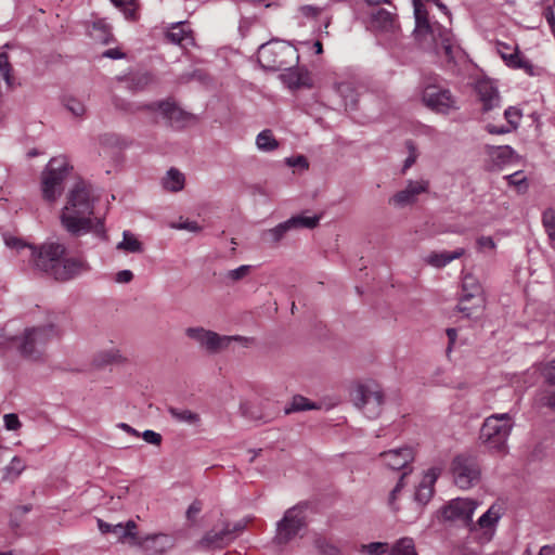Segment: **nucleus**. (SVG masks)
Listing matches in <instances>:
<instances>
[{"label":"nucleus","mask_w":555,"mask_h":555,"mask_svg":"<svg viewBox=\"0 0 555 555\" xmlns=\"http://www.w3.org/2000/svg\"><path fill=\"white\" fill-rule=\"evenodd\" d=\"M94 198L90 188L82 181L75 184L67 196V204L61 214L63 228L73 236L92 232L102 240H107L106 230L101 219L95 222L90 218L93 214Z\"/></svg>","instance_id":"1"},{"label":"nucleus","mask_w":555,"mask_h":555,"mask_svg":"<svg viewBox=\"0 0 555 555\" xmlns=\"http://www.w3.org/2000/svg\"><path fill=\"white\" fill-rule=\"evenodd\" d=\"M313 544L320 555H344L337 545L331 543L325 538H315Z\"/></svg>","instance_id":"40"},{"label":"nucleus","mask_w":555,"mask_h":555,"mask_svg":"<svg viewBox=\"0 0 555 555\" xmlns=\"http://www.w3.org/2000/svg\"><path fill=\"white\" fill-rule=\"evenodd\" d=\"M504 117L508 126L516 130L521 119V111L515 106H509L504 111Z\"/></svg>","instance_id":"43"},{"label":"nucleus","mask_w":555,"mask_h":555,"mask_svg":"<svg viewBox=\"0 0 555 555\" xmlns=\"http://www.w3.org/2000/svg\"><path fill=\"white\" fill-rule=\"evenodd\" d=\"M33 506L31 504L26 505H20L14 507L12 514H11V525L14 527L18 526V521H15V518H21L23 515L29 513L31 511Z\"/></svg>","instance_id":"49"},{"label":"nucleus","mask_w":555,"mask_h":555,"mask_svg":"<svg viewBox=\"0 0 555 555\" xmlns=\"http://www.w3.org/2000/svg\"><path fill=\"white\" fill-rule=\"evenodd\" d=\"M478 100L481 103V112L488 114L501 107V96L498 88L488 79L478 80L475 86Z\"/></svg>","instance_id":"17"},{"label":"nucleus","mask_w":555,"mask_h":555,"mask_svg":"<svg viewBox=\"0 0 555 555\" xmlns=\"http://www.w3.org/2000/svg\"><path fill=\"white\" fill-rule=\"evenodd\" d=\"M371 26L382 33H395L399 27L397 16L385 9H379L372 14Z\"/></svg>","instance_id":"24"},{"label":"nucleus","mask_w":555,"mask_h":555,"mask_svg":"<svg viewBox=\"0 0 555 555\" xmlns=\"http://www.w3.org/2000/svg\"><path fill=\"white\" fill-rule=\"evenodd\" d=\"M5 244L10 248H15L23 258V261H27L29 268L33 270V264L30 263V253L33 249L39 250L40 246L37 247L34 245L25 244L20 238L13 236L7 237Z\"/></svg>","instance_id":"33"},{"label":"nucleus","mask_w":555,"mask_h":555,"mask_svg":"<svg viewBox=\"0 0 555 555\" xmlns=\"http://www.w3.org/2000/svg\"><path fill=\"white\" fill-rule=\"evenodd\" d=\"M429 190V182L427 180H409L403 190L395 193L389 198V204L398 208L412 205L417 201L418 195L427 193Z\"/></svg>","instance_id":"15"},{"label":"nucleus","mask_w":555,"mask_h":555,"mask_svg":"<svg viewBox=\"0 0 555 555\" xmlns=\"http://www.w3.org/2000/svg\"><path fill=\"white\" fill-rule=\"evenodd\" d=\"M133 279V273L130 270H121L116 274L115 281L117 283H129Z\"/></svg>","instance_id":"62"},{"label":"nucleus","mask_w":555,"mask_h":555,"mask_svg":"<svg viewBox=\"0 0 555 555\" xmlns=\"http://www.w3.org/2000/svg\"><path fill=\"white\" fill-rule=\"evenodd\" d=\"M441 469L433 467L426 472L414 493V500L421 506L426 505L434 495V485L440 475Z\"/></svg>","instance_id":"21"},{"label":"nucleus","mask_w":555,"mask_h":555,"mask_svg":"<svg viewBox=\"0 0 555 555\" xmlns=\"http://www.w3.org/2000/svg\"><path fill=\"white\" fill-rule=\"evenodd\" d=\"M387 544L380 542H373L366 545H362V551L369 555H380L385 552Z\"/></svg>","instance_id":"50"},{"label":"nucleus","mask_w":555,"mask_h":555,"mask_svg":"<svg viewBox=\"0 0 555 555\" xmlns=\"http://www.w3.org/2000/svg\"><path fill=\"white\" fill-rule=\"evenodd\" d=\"M63 319L61 312H49L46 323L26 327L20 336L14 337L12 340L21 356L30 360L41 359L48 344L62 337Z\"/></svg>","instance_id":"3"},{"label":"nucleus","mask_w":555,"mask_h":555,"mask_svg":"<svg viewBox=\"0 0 555 555\" xmlns=\"http://www.w3.org/2000/svg\"><path fill=\"white\" fill-rule=\"evenodd\" d=\"M66 253L64 244L47 242L39 250L30 253L33 271L66 282L90 270L89 263L81 257L63 258Z\"/></svg>","instance_id":"2"},{"label":"nucleus","mask_w":555,"mask_h":555,"mask_svg":"<svg viewBox=\"0 0 555 555\" xmlns=\"http://www.w3.org/2000/svg\"><path fill=\"white\" fill-rule=\"evenodd\" d=\"M413 7L416 24L415 33L418 36L429 35L435 43L436 49L438 50L441 48L448 61H453L456 44L452 31L438 23L431 24L429 22L426 8L421 0H413Z\"/></svg>","instance_id":"4"},{"label":"nucleus","mask_w":555,"mask_h":555,"mask_svg":"<svg viewBox=\"0 0 555 555\" xmlns=\"http://www.w3.org/2000/svg\"><path fill=\"white\" fill-rule=\"evenodd\" d=\"M542 224L551 241H555V209L547 208L542 214Z\"/></svg>","instance_id":"41"},{"label":"nucleus","mask_w":555,"mask_h":555,"mask_svg":"<svg viewBox=\"0 0 555 555\" xmlns=\"http://www.w3.org/2000/svg\"><path fill=\"white\" fill-rule=\"evenodd\" d=\"M143 440L150 444H154V446H159L162 443V435L154 431V430H151V429H146L144 430L141 435H140Z\"/></svg>","instance_id":"52"},{"label":"nucleus","mask_w":555,"mask_h":555,"mask_svg":"<svg viewBox=\"0 0 555 555\" xmlns=\"http://www.w3.org/2000/svg\"><path fill=\"white\" fill-rule=\"evenodd\" d=\"M502 515V507L498 504H492L489 509L479 517L477 525L481 529H493Z\"/></svg>","instance_id":"30"},{"label":"nucleus","mask_w":555,"mask_h":555,"mask_svg":"<svg viewBox=\"0 0 555 555\" xmlns=\"http://www.w3.org/2000/svg\"><path fill=\"white\" fill-rule=\"evenodd\" d=\"M257 57L263 69L276 72L296 65L299 54L294 46L281 40H271L258 48Z\"/></svg>","instance_id":"6"},{"label":"nucleus","mask_w":555,"mask_h":555,"mask_svg":"<svg viewBox=\"0 0 555 555\" xmlns=\"http://www.w3.org/2000/svg\"><path fill=\"white\" fill-rule=\"evenodd\" d=\"M26 465L24 461L20 456H14L9 465H7L3 469V481L14 482L18 476L23 473Z\"/></svg>","instance_id":"34"},{"label":"nucleus","mask_w":555,"mask_h":555,"mask_svg":"<svg viewBox=\"0 0 555 555\" xmlns=\"http://www.w3.org/2000/svg\"><path fill=\"white\" fill-rule=\"evenodd\" d=\"M102 55L104 57H108V59H112V60H119V59L125 57V53L121 52L117 48L108 49V50L104 51Z\"/></svg>","instance_id":"64"},{"label":"nucleus","mask_w":555,"mask_h":555,"mask_svg":"<svg viewBox=\"0 0 555 555\" xmlns=\"http://www.w3.org/2000/svg\"><path fill=\"white\" fill-rule=\"evenodd\" d=\"M73 167L65 156H57L50 159L41 177L42 197L47 202H55L64 190V181Z\"/></svg>","instance_id":"7"},{"label":"nucleus","mask_w":555,"mask_h":555,"mask_svg":"<svg viewBox=\"0 0 555 555\" xmlns=\"http://www.w3.org/2000/svg\"><path fill=\"white\" fill-rule=\"evenodd\" d=\"M423 102L438 114H449L457 108L456 100L449 89L428 85L423 91Z\"/></svg>","instance_id":"13"},{"label":"nucleus","mask_w":555,"mask_h":555,"mask_svg":"<svg viewBox=\"0 0 555 555\" xmlns=\"http://www.w3.org/2000/svg\"><path fill=\"white\" fill-rule=\"evenodd\" d=\"M3 421L8 430H17L22 426L18 416L14 413L5 414Z\"/></svg>","instance_id":"55"},{"label":"nucleus","mask_w":555,"mask_h":555,"mask_svg":"<svg viewBox=\"0 0 555 555\" xmlns=\"http://www.w3.org/2000/svg\"><path fill=\"white\" fill-rule=\"evenodd\" d=\"M544 377L547 386L540 390L538 401L542 406L555 410V359L545 369Z\"/></svg>","instance_id":"22"},{"label":"nucleus","mask_w":555,"mask_h":555,"mask_svg":"<svg viewBox=\"0 0 555 555\" xmlns=\"http://www.w3.org/2000/svg\"><path fill=\"white\" fill-rule=\"evenodd\" d=\"M354 405L362 410L366 417L376 418L382 412L384 392L374 383H365L357 386L352 391Z\"/></svg>","instance_id":"11"},{"label":"nucleus","mask_w":555,"mask_h":555,"mask_svg":"<svg viewBox=\"0 0 555 555\" xmlns=\"http://www.w3.org/2000/svg\"><path fill=\"white\" fill-rule=\"evenodd\" d=\"M339 94L345 100V105L354 108L358 103L357 94L354 93L353 87L350 83H340L337 88Z\"/></svg>","instance_id":"42"},{"label":"nucleus","mask_w":555,"mask_h":555,"mask_svg":"<svg viewBox=\"0 0 555 555\" xmlns=\"http://www.w3.org/2000/svg\"><path fill=\"white\" fill-rule=\"evenodd\" d=\"M485 152L493 167L501 168L509 164L515 156V151L509 145H485Z\"/></svg>","instance_id":"23"},{"label":"nucleus","mask_w":555,"mask_h":555,"mask_svg":"<svg viewBox=\"0 0 555 555\" xmlns=\"http://www.w3.org/2000/svg\"><path fill=\"white\" fill-rule=\"evenodd\" d=\"M390 555H417L414 541L411 538H402L396 542Z\"/></svg>","instance_id":"38"},{"label":"nucleus","mask_w":555,"mask_h":555,"mask_svg":"<svg viewBox=\"0 0 555 555\" xmlns=\"http://www.w3.org/2000/svg\"><path fill=\"white\" fill-rule=\"evenodd\" d=\"M502 57L505 60V62L508 66H512L515 68H522L526 66V63L519 59L517 52L511 53L508 55L502 54Z\"/></svg>","instance_id":"56"},{"label":"nucleus","mask_w":555,"mask_h":555,"mask_svg":"<svg viewBox=\"0 0 555 555\" xmlns=\"http://www.w3.org/2000/svg\"><path fill=\"white\" fill-rule=\"evenodd\" d=\"M147 108H157L171 125H176L178 127H185L190 122L196 120V117L193 114L183 111L170 101H162L156 104L147 105Z\"/></svg>","instance_id":"16"},{"label":"nucleus","mask_w":555,"mask_h":555,"mask_svg":"<svg viewBox=\"0 0 555 555\" xmlns=\"http://www.w3.org/2000/svg\"><path fill=\"white\" fill-rule=\"evenodd\" d=\"M462 292L461 301H469L470 299L481 295L482 289L480 283L474 275L466 274L463 278Z\"/></svg>","instance_id":"29"},{"label":"nucleus","mask_w":555,"mask_h":555,"mask_svg":"<svg viewBox=\"0 0 555 555\" xmlns=\"http://www.w3.org/2000/svg\"><path fill=\"white\" fill-rule=\"evenodd\" d=\"M202 511V504L199 501H194L186 511L188 519H193Z\"/></svg>","instance_id":"63"},{"label":"nucleus","mask_w":555,"mask_h":555,"mask_svg":"<svg viewBox=\"0 0 555 555\" xmlns=\"http://www.w3.org/2000/svg\"><path fill=\"white\" fill-rule=\"evenodd\" d=\"M478 504V501L474 499H454L442 507V517L446 520L462 521L469 526L473 522V515Z\"/></svg>","instance_id":"14"},{"label":"nucleus","mask_w":555,"mask_h":555,"mask_svg":"<svg viewBox=\"0 0 555 555\" xmlns=\"http://www.w3.org/2000/svg\"><path fill=\"white\" fill-rule=\"evenodd\" d=\"M167 411L177 422L188 425H198L201 423L199 414L192 412L191 410L169 406Z\"/></svg>","instance_id":"32"},{"label":"nucleus","mask_w":555,"mask_h":555,"mask_svg":"<svg viewBox=\"0 0 555 555\" xmlns=\"http://www.w3.org/2000/svg\"><path fill=\"white\" fill-rule=\"evenodd\" d=\"M256 145L260 151L271 152L279 147V142L270 129H264L257 135Z\"/></svg>","instance_id":"35"},{"label":"nucleus","mask_w":555,"mask_h":555,"mask_svg":"<svg viewBox=\"0 0 555 555\" xmlns=\"http://www.w3.org/2000/svg\"><path fill=\"white\" fill-rule=\"evenodd\" d=\"M315 408L317 405L311 403L306 397L297 395L293 397L291 404L284 409V413L291 414L294 412L307 411Z\"/></svg>","instance_id":"37"},{"label":"nucleus","mask_w":555,"mask_h":555,"mask_svg":"<svg viewBox=\"0 0 555 555\" xmlns=\"http://www.w3.org/2000/svg\"><path fill=\"white\" fill-rule=\"evenodd\" d=\"M251 270V267L250 266H247V264H243V266H240L238 268L236 269H233V270H230L227 274V276L232 281V282H237L242 279H244L245 276H247L249 274Z\"/></svg>","instance_id":"48"},{"label":"nucleus","mask_w":555,"mask_h":555,"mask_svg":"<svg viewBox=\"0 0 555 555\" xmlns=\"http://www.w3.org/2000/svg\"><path fill=\"white\" fill-rule=\"evenodd\" d=\"M185 184L184 175L177 168H170L166 176L162 179L163 188L168 192H179L183 190Z\"/></svg>","instance_id":"26"},{"label":"nucleus","mask_w":555,"mask_h":555,"mask_svg":"<svg viewBox=\"0 0 555 555\" xmlns=\"http://www.w3.org/2000/svg\"><path fill=\"white\" fill-rule=\"evenodd\" d=\"M477 245L480 250L494 249L495 243L491 236H481L477 240Z\"/></svg>","instance_id":"59"},{"label":"nucleus","mask_w":555,"mask_h":555,"mask_svg":"<svg viewBox=\"0 0 555 555\" xmlns=\"http://www.w3.org/2000/svg\"><path fill=\"white\" fill-rule=\"evenodd\" d=\"M125 17L129 21L138 20V4L135 0H126L125 4L120 9Z\"/></svg>","instance_id":"47"},{"label":"nucleus","mask_w":555,"mask_h":555,"mask_svg":"<svg viewBox=\"0 0 555 555\" xmlns=\"http://www.w3.org/2000/svg\"><path fill=\"white\" fill-rule=\"evenodd\" d=\"M240 412L242 416L251 421H259L262 418V415L256 411L255 406L248 401L241 402Z\"/></svg>","instance_id":"44"},{"label":"nucleus","mask_w":555,"mask_h":555,"mask_svg":"<svg viewBox=\"0 0 555 555\" xmlns=\"http://www.w3.org/2000/svg\"><path fill=\"white\" fill-rule=\"evenodd\" d=\"M453 482L462 490L477 486L481 479V469L477 459L470 454H459L451 463Z\"/></svg>","instance_id":"10"},{"label":"nucleus","mask_w":555,"mask_h":555,"mask_svg":"<svg viewBox=\"0 0 555 555\" xmlns=\"http://www.w3.org/2000/svg\"><path fill=\"white\" fill-rule=\"evenodd\" d=\"M299 12L307 18H317L321 14L322 9L317 5L306 4L299 8Z\"/></svg>","instance_id":"53"},{"label":"nucleus","mask_w":555,"mask_h":555,"mask_svg":"<svg viewBox=\"0 0 555 555\" xmlns=\"http://www.w3.org/2000/svg\"><path fill=\"white\" fill-rule=\"evenodd\" d=\"M116 247L128 253H141L143 250L142 243L129 231H124L122 241Z\"/></svg>","instance_id":"36"},{"label":"nucleus","mask_w":555,"mask_h":555,"mask_svg":"<svg viewBox=\"0 0 555 555\" xmlns=\"http://www.w3.org/2000/svg\"><path fill=\"white\" fill-rule=\"evenodd\" d=\"M65 106L74 116L77 117H80L86 113L85 104L75 98H67L65 100Z\"/></svg>","instance_id":"45"},{"label":"nucleus","mask_w":555,"mask_h":555,"mask_svg":"<svg viewBox=\"0 0 555 555\" xmlns=\"http://www.w3.org/2000/svg\"><path fill=\"white\" fill-rule=\"evenodd\" d=\"M227 529L230 530V533L231 535L233 537V541L244 531L245 527H246V524L244 520H238L236 522H229V521H223Z\"/></svg>","instance_id":"54"},{"label":"nucleus","mask_w":555,"mask_h":555,"mask_svg":"<svg viewBox=\"0 0 555 555\" xmlns=\"http://www.w3.org/2000/svg\"><path fill=\"white\" fill-rule=\"evenodd\" d=\"M185 335L198 344L202 349L211 354L227 349L232 341H237L243 347H248L254 341L253 338L240 335H220L203 326L188 327L185 328Z\"/></svg>","instance_id":"8"},{"label":"nucleus","mask_w":555,"mask_h":555,"mask_svg":"<svg viewBox=\"0 0 555 555\" xmlns=\"http://www.w3.org/2000/svg\"><path fill=\"white\" fill-rule=\"evenodd\" d=\"M231 542H233V537L224 522H222L220 528L216 526L207 531L196 543V546L201 550L223 548Z\"/></svg>","instance_id":"18"},{"label":"nucleus","mask_w":555,"mask_h":555,"mask_svg":"<svg viewBox=\"0 0 555 555\" xmlns=\"http://www.w3.org/2000/svg\"><path fill=\"white\" fill-rule=\"evenodd\" d=\"M506 179L508 181V184L516 185L518 188H520L526 181V178L519 171L506 176Z\"/></svg>","instance_id":"61"},{"label":"nucleus","mask_w":555,"mask_h":555,"mask_svg":"<svg viewBox=\"0 0 555 555\" xmlns=\"http://www.w3.org/2000/svg\"><path fill=\"white\" fill-rule=\"evenodd\" d=\"M514 427L509 413H495L485 418L479 431V442L488 450L504 452Z\"/></svg>","instance_id":"5"},{"label":"nucleus","mask_w":555,"mask_h":555,"mask_svg":"<svg viewBox=\"0 0 555 555\" xmlns=\"http://www.w3.org/2000/svg\"><path fill=\"white\" fill-rule=\"evenodd\" d=\"M405 144H406V147L410 151V155L404 160L403 170L410 168L415 163V160H416L415 147H414L412 141H406Z\"/></svg>","instance_id":"60"},{"label":"nucleus","mask_w":555,"mask_h":555,"mask_svg":"<svg viewBox=\"0 0 555 555\" xmlns=\"http://www.w3.org/2000/svg\"><path fill=\"white\" fill-rule=\"evenodd\" d=\"M308 526L306 506L297 504L285 511L281 520L276 522L274 543L286 545L294 540Z\"/></svg>","instance_id":"9"},{"label":"nucleus","mask_w":555,"mask_h":555,"mask_svg":"<svg viewBox=\"0 0 555 555\" xmlns=\"http://www.w3.org/2000/svg\"><path fill=\"white\" fill-rule=\"evenodd\" d=\"M380 456L389 468L406 472L408 465L414 460V451L412 448L403 447L383 452ZM408 472L410 474L411 469H408Z\"/></svg>","instance_id":"20"},{"label":"nucleus","mask_w":555,"mask_h":555,"mask_svg":"<svg viewBox=\"0 0 555 555\" xmlns=\"http://www.w3.org/2000/svg\"><path fill=\"white\" fill-rule=\"evenodd\" d=\"M286 162H287V165L291 167H300V168L307 169L309 166L307 158L302 155L287 158Z\"/></svg>","instance_id":"57"},{"label":"nucleus","mask_w":555,"mask_h":555,"mask_svg":"<svg viewBox=\"0 0 555 555\" xmlns=\"http://www.w3.org/2000/svg\"><path fill=\"white\" fill-rule=\"evenodd\" d=\"M464 254V248H457L453 251L433 253L427 257V262L433 267L442 268L451 261L461 258Z\"/></svg>","instance_id":"28"},{"label":"nucleus","mask_w":555,"mask_h":555,"mask_svg":"<svg viewBox=\"0 0 555 555\" xmlns=\"http://www.w3.org/2000/svg\"><path fill=\"white\" fill-rule=\"evenodd\" d=\"M140 544L153 553H163L171 547V539L167 534L158 533L145 537Z\"/></svg>","instance_id":"25"},{"label":"nucleus","mask_w":555,"mask_h":555,"mask_svg":"<svg viewBox=\"0 0 555 555\" xmlns=\"http://www.w3.org/2000/svg\"><path fill=\"white\" fill-rule=\"evenodd\" d=\"M154 78L151 73H138L132 75L129 79V89L132 91H139L146 88L149 85L153 82Z\"/></svg>","instance_id":"39"},{"label":"nucleus","mask_w":555,"mask_h":555,"mask_svg":"<svg viewBox=\"0 0 555 555\" xmlns=\"http://www.w3.org/2000/svg\"><path fill=\"white\" fill-rule=\"evenodd\" d=\"M409 474V472H403L399 481L397 482L396 487L391 490L388 499V504L395 508V501L397 499V494L403 489L404 487V478Z\"/></svg>","instance_id":"51"},{"label":"nucleus","mask_w":555,"mask_h":555,"mask_svg":"<svg viewBox=\"0 0 555 555\" xmlns=\"http://www.w3.org/2000/svg\"><path fill=\"white\" fill-rule=\"evenodd\" d=\"M99 143L103 146L117 147L121 146L122 140L115 133H104L99 137Z\"/></svg>","instance_id":"46"},{"label":"nucleus","mask_w":555,"mask_h":555,"mask_svg":"<svg viewBox=\"0 0 555 555\" xmlns=\"http://www.w3.org/2000/svg\"><path fill=\"white\" fill-rule=\"evenodd\" d=\"M98 528L102 534H112L116 542H125L127 539L137 543V525L133 520H128L125 525L121 522L109 524L98 519Z\"/></svg>","instance_id":"19"},{"label":"nucleus","mask_w":555,"mask_h":555,"mask_svg":"<svg viewBox=\"0 0 555 555\" xmlns=\"http://www.w3.org/2000/svg\"><path fill=\"white\" fill-rule=\"evenodd\" d=\"M296 65L289 66L288 69H283L284 73L281 75L284 82L292 89H298L301 86L307 85L308 74L300 68H295Z\"/></svg>","instance_id":"27"},{"label":"nucleus","mask_w":555,"mask_h":555,"mask_svg":"<svg viewBox=\"0 0 555 555\" xmlns=\"http://www.w3.org/2000/svg\"><path fill=\"white\" fill-rule=\"evenodd\" d=\"M320 216L304 217L293 216L284 222L279 223L272 229H268L262 232L261 237L264 242L270 244L280 243L286 235V233L294 229L307 228L314 229L320 222Z\"/></svg>","instance_id":"12"},{"label":"nucleus","mask_w":555,"mask_h":555,"mask_svg":"<svg viewBox=\"0 0 555 555\" xmlns=\"http://www.w3.org/2000/svg\"><path fill=\"white\" fill-rule=\"evenodd\" d=\"M166 39L169 42L181 47L185 46L186 42L192 40L190 31L185 29V26L182 23H178L175 26H172L166 33Z\"/></svg>","instance_id":"31"},{"label":"nucleus","mask_w":555,"mask_h":555,"mask_svg":"<svg viewBox=\"0 0 555 555\" xmlns=\"http://www.w3.org/2000/svg\"><path fill=\"white\" fill-rule=\"evenodd\" d=\"M486 130L491 134H505L513 131L509 126H495L492 124H488Z\"/></svg>","instance_id":"58"}]
</instances>
